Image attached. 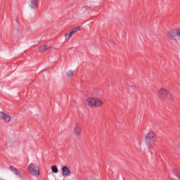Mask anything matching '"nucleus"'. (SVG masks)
I'll list each match as a JSON object with an SVG mask.
<instances>
[{"label":"nucleus","instance_id":"1a4fd4ad","mask_svg":"<svg viewBox=\"0 0 180 180\" xmlns=\"http://www.w3.org/2000/svg\"><path fill=\"white\" fill-rule=\"evenodd\" d=\"M29 6L31 9H37L39 8V0H29Z\"/></svg>","mask_w":180,"mask_h":180},{"label":"nucleus","instance_id":"0eeeda50","mask_svg":"<svg viewBox=\"0 0 180 180\" xmlns=\"http://www.w3.org/2000/svg\"><path fill=\"white\" fill-rule=\"evenodd\" d=\"M81 133H82V127L79 123H76L75 127L74 129V134L75 136L79 137V136H81Z\"/></svg>","mask_w":180,"mask_h":180},{"label":"nucleus","instance_id":"a211bd4d","mask_svg":"<svg viewBox=\"0 0 180 180\" xmlns=\"http://www.w3.org/2000/svg\"><path fill=\"white\" fill-rule=\"evenodd\" d=\"M137 143H138L139 146H140L141 144V141H137Z\"/></svg>","mask_w":180,"mask_h":180},{"label":"nucleus","instance_id":"f8f14e48","mask_svg":"<svg viewBox=\"0 0 180 180\" xmlns=\"http://www.w3.org/2000/svg\"><path fill=\"white\" fill-rule=\"evenodd\" d=\"M72 36V32H67L65 34V39L66 40V41H68V40H70L71 39Z\"/></svg>","mask_w":180,"mask_h":180},{"label":"nucleus","instance_id":"f257e3e1","mask_svg":"<svg viewBox=\"0 0 180 180\" xmlns=\"http://www.w3.org/2000/svg\"><path fill=\"white\" fill-rule=\"evenodd\" d=\"M84 103L89 108H101L103 105V101L96 96H89L85 98Z\"/></svg>","mask_w":180,"mask_h":180},{"label":"nucleus","instance_id":"6ab92c4d","mask_svg":"<svg viewBox=\"0 0 180 180\" xmlns=\"http://www.w3.org/2000/svg\"><path fill=\"white\" fill-rule=\"evenodd\" d=\"M135 146H136V142H135Z\"/></svg>","mask_w":180,"mask_h":180},{"label":"nucleus","instance_id":"9d476101","mask_svg":"<svg viewBox=\"0 0 180 180\" xmlns=\"http://www.w3.org/2000/svg\"><path fill=\"white\" fill-rule=\"evenodd\" d=\"M9 169H10V171L13 172V173L15 174V175L18 176V178H22V174H20V172H19V170H18V169H16V167H15L13 166H11L9 167Z\"/></svg>","mask_w":180,"mask_h":180},{"label":"nucleus","instance_id":"20e7f679","mask_svg":"<svg viewBox=\"0 0 180 180\" xmlns=\"http://www.w3.org/2000/svg\"><path fill=\"white\" fill-rule=\"evenodd\" d=\"M27 171L30 175H33L34 176H39L40 175V167L34 163L29 164L27 166Z\"/></svg>","mask_w":180,"mask_h":180},{"label":"nucleus","instance_id":"f03ea898","mask_svg":"<svg viewBox=\"0 0 180 180\" xmlns=\"http://www.w3.org/2000/svg\"><path fill=\"white\" fill-rule=\"evenodd\" d=\"M167 37L170 41H180V27L171 29L167 32Z\"/></svg>","mask_w":180,"mask_h":180},{"label":"nucleus","instance_id":"dca6fc26","mask_svg":"<svg viewBox=\"0 0 180 180\" xmlns=\"http://www.w3.org/2000/svg\"><path fill=\"white\" fill-rule=\"evenodd\" d=\"M176 176L178 177V179L180 180V174L179 172L175 173Z\"/></svg>","mask_w":180,"mask_h":180},{"label":"nucleus","instance_id":"6e6552de","mask_svg":"<svg viewBox=\"0 0 180 180\" xmlns=\"http://www.w3.org/2000/svg\"><path fill=\"white\" fill-rule=\"evenodd\" d=\"M62 175L63 176H70L71 175V170L68 166H63L61 167Z\"/></svg>","mask_w":180,"mask_h":180},{"label":"nucleus","instance_id":"f3484780","mask_svg":"<svg viewBox=\"0 0 180 180\" xmlns=\"http://www.w3.org/2000/svg\"><path fill=\"white\" fill-rule=\"evenodd\" d=\"M131 86V88H132V89H136V86Z\"/></svg>","mask_w":180,"mask_h":180},{"label":"nucleus","instance_id":"ddd939ff","mask_svg":"<svg viewBox=\"0 0 180 180\" xmlns=\"http://www.w3.org/2000/svg\"><path fill=\"white\" fill-rule=\"evenodd\" d=\"M74 72H75V70H68L66 72V75H67V77H71L74 75Z\"/></svg>","mask_w":180,"mask_h":180},{"label":"nucleus","instance_id":"9b49d317","mask_svg":"<svg viewBox=\"0 0 180 180\" xmlns=\"http://www.w3.org/2000/svg\"><path fill=\"white\" fill-rule=\"evenodd\" d=\"M51 49V46L44 45L39 48V51L40 53H44V51H47V50H50Z\"/></svg>","mask_w":180,"mask_h":180},{"label":"nucleus","instance_id":"423d86ee","mask_svg":"<svg viewBox=\"0 0 180 180\" xmlns=\"http://www.w3.org/2000/svg\"><path fill=\"white\" fill-rule=\"evenodd\" d=\"M11 120V117L9 115L0 111V120H3L4 123H9Z\"/></svg>","mask_w":180,"mask_h":180},{"label":"nucleus","instance_id":"4468645a","mask_svg":"<svg viewBox=\"0 0 180 180\" xmlns=\"http://www.w3.org/2000/svg\"><path fill=\"white\" fill-rule=\"evenodd\" d=\"M79 30H81V27H76L73 28L70 32H72V34H73L74 33H77V32H79Z\"/></svg>","mask_w":180,"mask_h":180},{"label":"nucleus","instance_id":"2eb2a0df","mask_svg":"<svg viewBox=\"0 0 180 180\" xmlns=\"http://www.w3.org/2000/svg\"><path fill=\"white\" fill-rule=\"evenodd\" d=\"M52 172H53L54 174H58V168H57V166L54 165L52 166Z\"/></svg>","mask_w":180,"mask_h":180},{"label":"nucleus","instance_id":"7ed1b4c3","mask_svg":"<svg viewBox=\"0 0 180 180\" xmlns=\"http://www.w3.org/2000/svg\"><path fill=\"white\" fill-rule=\"evenodd\" d=\"M158 96L162 101H172V94L171 92L164 88L158 90Z\"/></svg>","mask_w":180,"mask_h":180},{"label":"nucleus","instance_id":"39448f33","mask_svg":"<svg viewBox=\"0 0 180 180\" xmlns=\"http://www.w3.org/2000/svg\"><path fill=\"white\" fill-rule=\"evenodd\" d=\"M155 143V134L153 132L148 133L146 136V143L148 148H151Z\"/></svg>","mask_w":180,"mask_h":180}]
</instances>
